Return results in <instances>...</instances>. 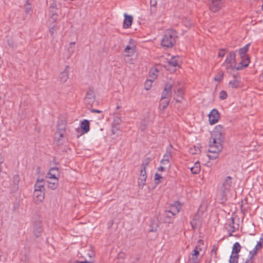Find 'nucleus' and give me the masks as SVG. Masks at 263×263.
I'll return each instance as SVG.
<instances>
[{
  "label": "nucleus",
  "instance_id": "f257e3e1",
  "mask_svg": "<svg viewBox=\"0 0 263 263\" xmlns=\"http://www.w3.org/2000/svg\"><path fill=\"white\" fill-rule=\"evenodd\" d=\"M177 37V32L175 30H168L163 35L161 40V45L163 47L170 48L173 46Z\"/></svg>",
  "mask_w": 263,
  "mask_h": 263
},
{
  "label": "nucleus",
  "instance_id": "f03ea898",
  "mask_svg": "<svg viewBox=\"0 0 263 263\" xmlns=\"http://www.w3.org/2000/svg\"><path fill=\"white\" fill-rule=\"evenodd\" d=\"M250 45V44L248 43L239 49L238 53L241 61L239 63V65L236 67L237 70H240L248 66L250 63V58L247 53L248 51Z\"/></svg>",
  "mask_w": 263,
  "mask_h": 263
},
{
  "label": "nucleus",
  "instance_id": "7ed1b4c3",
  "mask_svg": "<svg viewBox=\"0 0 263 263\" xmlns=\"http://www.w3.org/2000/svg\"><path fill=\"white\" fill-rule=\"evenodd\" d=\"M232 179L231 177L227 176L222 182V186L220 188V196L222 200L226 199L227 195L230 191Z\"/></svg>",
  "mask_w": 263,
  "mask_h": 263
},
{
  "label": "nucleus",
  "instance_id": "20e7f679",
  "mask_svg": "<svg viewBox=\"0 0 263 263\" xmlns=\"http://www.w3.org/2000/svg\"><path fill=\"white\" fill-rule=\"evenodd\" d=\"M236 54L234 51H232L229 52L227 55L226 59L223 63V66L226 67V68L228 69H233L235 67L236 65Z\"/></svg>",
  "mask_w": 263,
  "mask_h": 263
},
{
  "label": "nucleus",
  "instance_id": "39448f33",
  "mask_svg": "<svg viewBox=\"0 0 263 263\" xmlns=\"http://www.w3.org/2000/svg\"><path fill=\"white\" fill-rule=\"evenodd\" d=\"M95 94L94 89L92 87H89L84 98V103L88 108L91 107L95 103Z\"/></svg>",
  "mask_w": 263,
  "mask_h": 263
},
{
  "label": "nucleus",
  "instance_id": "423d86ee",
  "mask_svg": "<svg viewBox=\"0 0 263 263\" xmlns=\"http://www.w3.org/2000/svg\"><path fill=\"white\" fill-rule=\"evenodd\" d=\"M220 119V114L216 109H213L209 114V121L211 125L216 123Z\"/></svg>",
  "mask_w": 263,
  "mask_h": 263
},
{
  "label": "nucleus",
  "instance_id": "0eeeda50",
  "mask_svg": "<svg viewBox=\"0 0 263 263\" xmlns=\"http://www.w3.org/2000/svg\"><path fill=\"white\" fill-rule=\"evenodd\" d=\"M179 57H173L171 60L168 62V66L169 68L168 70L175 71L177 67H179Z\"/></svg>",
  "mask_w": 263,
  "mask_h": 263
},
{
  "label": "nucleus",
  "instance_id": "6e6552de",
  "mask_svg": "<svg viewBox=\"0 0 263 263\" xmlns=\"http://www.w3.org/2000/svg\"><path fill=\"white\" fill-rule=\"evenodd\" d=\"M222 149L221 143H213V141H210L209 144V148L208 152L211 153H219Z\"/></svg>",
  "mask_w": 263,
  "mask_h": 263
},
{
  "label": "nucleus",
  "instance_id": "1a4fd4ad",
  "mask_svg": "<svg viewBox=\"0 0 263 263\" xmlns=\"http://www.w3.org/2000/svg\"><path fill=\"white\" fill-rule=\"evenodd\" d=\"M235 218L231 217V221L227 228V231L229 232V236H232V233L235 232L239 228V224L235 222Z\"/></svg>",
  "mask_w": 263,
  "mask_h": 263
},
{
  "label": "nucleus",
  "instance_id": "9d476101",
  "mask_svg": "<svg viewBox=\"0 0 263 263\" xmlns=\"http://www.w3.org/2000/svg\"><path fill=\"white\" fill-rule=\"evenodd\" d=\"M172 84H166L163 90L161 96V100H164V99H170L172 96Z\"/></svg>",
  "mask_w": 263,
  "mask_h": 263
},
{
  "label": "nucleus",
  "instance_id": "9b49d317",
  "mask_svg": "<svg viewBox=\"0 0 263 263\" xmlns=\"http://www.w3.org/2000/svg\"><path fill=\"white\" fill-rule=\"evenodd\" d=\"M223 134L222 133L213 132L211 134V140L213 143H221Z\"/></svg>",
  "mask_w": 263,
  "mask_h": 263
},
{
  "label": "nucleus",
  "instance_id": "f8f14e48",
  "mask_svg": "<svg viewBox=\"0 0 263 263\" xmlns=\"http://www.w3.org/2000/svg\"><path fill=\"white\" fill-rule=\"evenodd\" d=\"M145 169L146 168L141 167L140 177L138 178V184L140 187L141 186V188H142L145 184V181L147 178Z\"/></svg>",
  "mask_w": 263,
  "mask_h": 263
},
{
  "label": "nucleus",
  "instance_id": "ddd939ff",
  "mask_svg": "<svg viewBox=\"0 0 263 263\" xmlns=\"http://www.w3.org/2000/svg\"><path fill=\"white\" fill-rule=\"evenodd\" d=\"M47 175L49 178L58 180V177L60 176L59 169L57 167H52L50 168L47 173Z\"/></svg>",
  "mask_w": 263,
  "mask_h": 263
},
{
  "label": "nucleus",
  "instance_id": "4468645a",
  "mask_svg": "<svg viewBox=\"0 0 263 263\" xmlns=\"http://www.w3.org/2000/svg\"><path fill=\"white\" fill-rule=\"evenodd\" d=\"M190 223L193 229H198L202 224L201 218L198 215H195Z\"/></svg>",
  "mask_w": 263,
  "mask_h": 263
},
{
  "label": "nucleus",
  "instance_id": "2eb2a0df",
  "mask_svg": "<svg viewBox=\"0 0 263 263\" xmlns=\"http://www.w3.org/2000/svg\"><path fill=\"white\" fill-rule=\"evenodd\" d=\"M175 215L170 213L168 211H165L163 214V220L165 223H173V220L175 218Z\"/></svg>",
  "mask_w": 263,
  "mask_h": 263
},
{
  "label": "nucleus",
  "instance_id": "dca6fc26",
  "mask_svg": "<svg viewBox=\"0 0 263 263\" xmlns=\"http://www.w3.org/2000/svg\"><path fill=\"white\" fill-rule=\"evenodd\" d=\"M181 208V205L179 201H175L174 204L170 206V209L167 210L170 213L176 215L179 212L180 209Z\"/></svg>",
  "mask_w": 263,
  "mask_h": 263
},
{
  "label": "nucleus",
  "instance_id": "f3484780",
  "mask_svg": "<svg viewBox=\"0 0 263 263\" xmlns=\"http://www.w3.org/2000/svg\"><path fill=\"white\" fill-rule=\"evenodd\" d=\"M124 20L123 21V27L124 28H128L132 25V24L133 23V17L132 15H128L126 13L124 14Z\"/></svg>",
  "mask_w": 263,
  "mask_h": 263
},
{
  "label": "nucleus",
  "instance_id": "a211bd4d",
  "mask_svg": "<svg viewBox=\"0 0 263 263\" xmlns=\"http://www.w3.org/2000/svg\"><path fill=\"white\" fill-rule=\"evenodd\" d=\"M43 179L37 178L34 184V191L44 192L45 187Z\"/></svg>",
  "mask_w": 263,
  "mask_h": 263
},
{
  "label": "nucleus",
  "instance_id": "6ab92c4d",
  "mask_svg": "<svg viewBox=\"0 0 263 263\" xmlns=\"http://www.w3.org/2000/svg\"><path fill=\"white\" fill-rule=\"evenodd\" d=\"M69 69V66L68 65H67L64 71L61 72L60 75V80L61 82L64 83L68 79Z\"/></svg>",
  "mask_w": 263,
  "mask_h": 263
},
{
  "label": "nucleus",
  "instance_id": "aec40b11",
  "mask_svg": "<svg viewBox=\"0 0 263 263\" xmlns=\"http://www.w3.org/2000/svg\"><path fill=\"white\" fill-rule=\"evenodd\" d=\"M89 122L88 120H84L81 123V128L84 133H87L90 129Z\"/></svg>",
  "mask_w": 263,
  "mask_h": 263
},
{
  "label": "nucleus",
  "instance_id": "412c9836",
  "mask_svg": "<svg viewBox=\"0 0 263 263\" xmlns=\"http://www.w3.org/2000/svg\"><path fill=\"white\" fill-rule=\"evenodd\" d=\"M135 47H136L135 45H133L132 46H130L129 45L126 46L124 49V52L125 53H127V54H126V56H127V57L132 56L135 53Z\"/></svg>",
  "mask_w": 263,
  "mask_h": 263
},
{
  "label": "nucleus",
  "instance_id": "4be33fe9",
  "mask_svg": "<svg viewBox=\"0 0 263 263\" xmlns=\"http://www.w3.org/2000/svg\"><path fill=\"white\" fill-rule=\"evenodd\" d=\"M229 84L232 88H237L239 86L240 81L237 77L234 76V80L230 81Z\"/></svg>",
  "mask_w": 263,
  "mask_h": 263
},
{
  "label": "nucleus",
  "instance_id": "5701e85b",
  "mask_svg": "<svg viewBox=\"0 0 263 263\" xmlns=\"http://www.w3.org/2000/svg\"><path fill=\"white\" fill-rule=\"evenodd\" d=\"M158 223L157 220H152L149 224V231L152 232H155L157 231V229L158 228Z\"/></svg>",
  "mask_w": 263,
  "mask_h": 263
},
{
  "label": "nucleus",
  "instance_id": "b1692460",
  "mask_svg": "<svg viewBox=\"0 0 263 263\" xmlns=\"http://www.w3.org/2000/svg\"><path fill=\"white\" fill-rule=\"evenodd\" d=\"M29 254L30 251L28 249H25L24 251L21 252V260L25 261V262H27L29 258Z\"/></svg>",
  "mask_w": 263,
  "mask_h": 263
},
{
  "label": "nucleus",
  "instance_id": "393cba45",
  "mask_svg": "<svg viewBox=\"0 0 263 263\" xmlns=\"http://www.w3.org/2000/svg\"><path fill=\"white\" fill-rule=\"evenodd\" d=\"M34 196L35 197L36 200L41 202L44 199V192H36L34 191Z\"/></svg>",
  "mask_w": 263,
  "mask_h": 263
},
{
  "label": "nucleus",
  "instance_id": "a878e982",
  "mask_svg": "<svg viewBox=\"0 0 263 263\" xmlns=\"http://www.w3.org/2000/svg\"><path fill=\"white\" fill-rule=\"evenodd\" d=\"M170 102V99H164L160 101L159 108L161 110H164L168 105Z\"/></svg>",
  "mask_w": 263,
  "mask_h": 263
},
{
  "label": "nucleus",
  "instance_id": "bb28decb",
  "mask_svg": "<svg viewBox=\"0 0 263 263\" xmlns=\"http://www.w3.org/2000/svg\"><path fill=\"white\" fill-rule=\"evenodd\" d=\"M192 173L197 174L200 171V164L199 162L195 163L194 166L191 168Z\"/></svg>",
  "mask_w": 263,
  "mask_h": 263
},
{
  "label": "nucleus",
  "instance_id": "cd10ccee",
  "mask_svg": "<svg viewBox=\"0 0 263 263\" xmlns=\"http://www.w3.org/2000/svg\"><path fill=\"white\" fill-rule=\"evenodd\" d=\"M241 249V246L238 242H236L233 246L232 254H238Z\"/></svg>",
  "mask_w": 263,
  "mask_h": 263
},
{
  "label": "nucleus",
  "instance_id": "c85d7f7f",
  "mask_svg": "<svg viewBox=\"0 0 263 263\" xmlns=\"http://www.w3.org/2000/svg\"><path fill=\"white\" fill-rule=\"evenodd\" d=\"M42 231V229L41 226L40 224L36 225L34 228V235L35 236V237H39Z\"/></svg>",
  "mask_w": 263,
  "mask_h": 263
},
{
  "label": "nucleus",
  "instance_id": "c756f323",
  "mask_svg": "<svg viewBox=\"0 0 263 263\" xmlns=\"http://www.w3.org/2000/svg\"><path fill=\"white\" fill-rule=\"evenodd\" d=\"M171 157V152H167V153L165 155H164L163 158L162 159V160L161 161V163L164 164H165V162H167V163L169 162L170 159Z\"/></svg>",
  "mask_w": 263,
  "mask_h": 263
},
{
  "label": "nucleus",
  "instance_id": "7c9ffc66",
  "mask_svg": "<svg viewBox=\"0 0 263 263\" xmlns=\"http://www.w3.org/2000/svg\"><path fill=\"white\" fill-rule=\"evenodd\" d=\"M232 254L230 259H229V262L230 263H238V254Z\"/></svg>",
  "mask_w": 263,
  "mask_h": 263
},
{
  "label": "nucleus",
  "instance_id": "2f4dec72",
  "mask_svg": "<svg viewBox=\"0 0 263 263\" xmlns=\"http://www.w3.org/2000/svg\"><path fill=\"white\" fill-rule=\"evenodd\" d=\"M220 7V4H212L210 6V9L211 11H212L213 12H217L218 11Z\"/></svg>",
  "mask_w": 263,
  "mask_h": 263
},
{
  "label": "nucleus",
  "instance_id": "473e14b6",
  "mask_svg": "<svg viewBox=\"0 0 263 263\" xmlns=\"http://www.w3.org/2000/svg\"><path fill=\"white\" fill-rule=\"evenodd\" d=\"M200 152V149L199 146H194L193 148H191L190 153L192 154H197Z\"/></svg>",
  "mask_w": 263,
  "mask_h": 263
},
{
  "label": "nucleus",
  "instance_id": "72a5a7b5",
  "mask_svg": "<svg viewBox=\"0 0 263 263\" xmlns=\"http://www.w3.org/2000/svg\"><path fill=\"white\" fill-rule=\"evenodd\" d=\"M48 182V187L51 189V190H55L58 186V180H55L54 182H50L49 181Z\"/></svg>",
  "mask_w": 263,
  "mask_h": 263
},
{
  "label": "nucleus",
  "instance_id": "f704fd0d",
  "mask_svg": "<svg viewBox=\"0 0 263 263\" xmlns=\"http://www.w3.org/2000/svg\"><path fill=\"white\" fill-rule=\"evenodd\" d=\"M75 42H71L69 45V47L68 49L69 53H70V55L72 54L75 50ZM70 55H69L70 57Z\"/></svg>",
  "mask_w": 263,
  "mask_h": 263
},
{
  "label": "nucleus",
  "instance_id": "c9c22d12",
  "mask_svg": "<svg viewBox=\"0 0 263 263\" xmlns=\"http://www.w3.org/2000/svg\"><path fill=\"white\" fill-rule=\"evenodd\" d=\"M151 161V158L149 157L146 158L142 163L141 167L146 168V166L149 164Z\"/></svg>",
  "mask_w": 263,
  "mask_h": 263
},
{
  "label": "nucleus",
  "instance_id": "e433bc0d",
  "mask_svg": "<svg viewBox=\"0 0 263 263\" xmlns=\"http://www.w3.org/2000/svg\"><path fill=\"white\" fill-rule=\"evenodd\" d=\"M57 10H56L55 9H49L50 13H51V18L54 21H56V20H57L56 16L57 15Z\"/></svg>",
  "mask_w": 263,
  "mask_h": 263
},
{
  "label": "nucleus",
  "instance_id": "4c0bfd02",
  "mask_svg": "<svg viewBox=\"0 0 263 263\" xmlns=\"http://www.w3.org/2000/svg\"><path fill=\"white\" fill-rule=\"evenodd\" d=\"M213 132H217V133H222L224 134L223 127L221 125H218L215 126Z\"/></svg>",
  "mask_w": 263,
  "mask_h": 263
},
{
  "label": "nucleus",
  "instance_id": "58836bf2",
  "mask_svg": "<svg viewBox=\"0 0 263 263\" xmlns=\"http://www.w3.org/2000/svg\"><path fill=\"white\" fill-rule=\"evenodd\" d=\"M153 81L151 80H147L144 84V88L146 90H149L152 86Z\"/></svg>",
  "mask_w": 263,
  "mask_h": 263
},
{
  "label": "nucleus",
  "instance_id": "ea45409f",
  "mask_svg": "<svg viewBox=\"0 0 263 263\" xmlns=\"http://www.w3.org/2000/svg\"><path fill=\"white\" fill-rule=\"evenodd\" d=\"M223 73L220 72L218 73L214 78V80L217 82H220L222 80L223 77Z\"/></svg>",
  "mask_w": 263,
  "mask_h": 263
},
{
  "label": "nucleus",
  "instance_id": "a19ab883",
  "mask_svg": "<svg viewBox=\"0 0 263 263\" xmlns=\"http://www.w3.org/2000/svg\"><path fill=\"white\" fill-rule=\"evenodd\" d=\"M228 97L227 93L224 90H221L219 93V98L221 100H224Z\"/></svg>",
  "mask_w": 263,
  "mask_h": 263
},
{
  "label": "nucleus",
  "instance_id": "79ce46f5",
  "mask_svg": "<svg viewBox=\"0 0 263 263\" xmlns=\"http://www.w3.org/2000/svg\"><path fill=\"white\" fill-rule=\"evenodd\" d=\"M155 184L156 185L159 184L160 183V179L162 178V177L160 175H159L158 173H156L155 174Z\"/></svg>",
  "mask_w": 263,
  "mask_h": 263
},
{
  "label": "nucleus",
  "instance_id": "37998d69",
  "mask_svg": "<svg viewBox=\"0 0 263 263\" xmlns=\"http://www.w3.org/2000/svg\"><path fill=\"white\" fill-rule=\"evenodd\" d=\"M65 128H66L65 125H64L63 124H58L57 125V132H60V131L65 132Z\"/></svg>",
  "mask_w": 263,
  "mask_h": 263
},
{
  "label": "nucleus",
  "instance_id": "c03bdc74",
  "mask_svg": "<svg viewBox=\"0 0 263 263\" xmlns=\"http://www.w3.org/2000/svg\"><path fill=\"white\" fill-rule=\"evenodd\" d=\"M65 132H56L55 136H57L56 138L58 139V140L59 141L61 138H63L64 136V134Z\"/></svg>",
  "mask_w": 263,
  "mask_h": 263
},
{
  "label": "nucleus",
  "instance_id": "a18cd8bd",
  "mask_svg": "<svg viewBox=\"0 0 263 263\" xmlns=\"http://www.w3.org/2000/svg\"><path fill=\"white\" fill-rule=\"evenodd\" d=\"M56 9L58 10L57 5L56 2L54 1H52L50 2L49 9Z\"/></svg>",
  "mask_w": 263,
  "mask_h": 263
},
{
  "label": "nucleus",
  "instance_id": "49530a36",
  "mask_svg": "<svg viewBox=\"0 0 263 263\" xmlns=\"http://www.w3.org/2000/svg\"><path fill=\"white\" fill-rule=\"evenodd\" d=\"M121 122V119L119 117H116L114 119L113 125H117L119 126Z\"/></svg>",
  "mask_w": 263,
  "mask_h": 263
},
{
  "label": "nucleus",
  "instance_id": "de8ad7c7",
  "mask_svg": "<svg viewBox=\"0 0 263 263\" xmlns=\"http://www.w3.org/2000/svg\"><path fill=\"white\" fill-rule=\"evenodd\" d=\"M198 256H192L190 259V263H198Z\"/></svg>",
  "mask_w": 263,
  "mask_h": 263
},
{
  "label": "nucleus",
  "instance_id": "09e8293b",
  "mask_svg": "<svg viewBox=\"0 0 263 263\" xmlns=\"http://www.w3.org/2000/svg\"><path fill=\"white\" fill-rule=\"evenodd\" d=\"M226 53V49H221L218 52V57H223Z\"/></svg>",
  "mask_w": 263,
  "mask_h": 263
},
{
  "label": "nucleus",
  "instance_id": "8fccbe9b",
  "mask_svg": "<svg viewBox=\"0 0 263 263\" xmlns=\"http://www.w3.org/2000/svg\"><path fill=\"white\" fill-rule=\"evenodd\" d=\"M157 10L156 6H151L150 12L152 15L155 14Z\"/></svg>",
  "mask_w": 263,
  "mask_h": 263
},
{
  "label": "nucleus",
  "instance_id": "3c124183",
  "mask_svg": "<svg viewBox=\"0 0 263 263\" xmlns=\"http://www.w3.org/2000/svg\"><path fill=\"white\" fill-rule=\"evenodd\" d=\"M213 155H208V157L210 159H215L218 157V153H213Z\"/></svg>",
  "mask_w": 263,
  "mask_h": 263
},
{
  "label": "nucleus",
  "instance_id": "603ef678",
  "mask_svg": "<svg viewBox=\"0 0 263 263\" xmlns=\"http://www.w3.org/2000/svg\"><path fill=\"white\" fill-rule=\"evenodd\" d=\"M119 129V126L117 125H112V128L111 130L112 134H116V132Z\"/></svg>",
  "mask_w": 263,
  "mask_h": 263
},
{
  "label": "nucleus",
  "instance_id": "864d4df0",
  "mask_svg": "<svg viewBox=\"0 0 263 263\" xmlns=\"http://www.w3.org/2000/svg\"><path fill=\"white\" fill-rule=\"evenodd\" d=\"M49 32H50V34L51 36H53L54 35V34L56 32V30H55V28L54 27H51L50 29H49Z\"/></svg>",
  "mask_w": 263,
  "mask_h": 263
},
{
  "label": "nucleus",
  "instance_id": "5fc2aeb1",
  "mask_svg": "<svg viewBox=\"0 0 263 263\" xmlns=\"http://www.w3.org/2000/svg\"><path fill=\"white\" fill-rule=\"evenodd\" d=\"M14 183L16 184H18L19 182V177L18 175H15L13 177Z\"/></svg>",
  "mask_w": 263,
  "mask_h": 263
},
{
  "label": "nucleus",
  "instance_id": "6e6d98bb",
  "mask_svg": "<svg viewBox=\"0 0 263 263\" xmlns=\"http://www.w3.org/2000/svg\"><path fill=\"white\" fill-rule=\"evenodd\" d=\"M158 0H150L151 6H156Z\"/></svg>",
  "mask_w": 263,
  "mask_h": 263
},
{
  "label": "nucleus",
  "instance_id": "4d7b16f0",
  "mask_svg": "<svg viewBox=\"0 0 263 263\" xmlns=\"http://www.w3.org/2000/svg\"><path fill=\"white\" fill-rule=\"evenodd\" d=\"M257 254L256 252H254V250L250 251L249 252V256L254 257Z\"/></svg>",
  "mask_w": 263,
  "mask_h": 263
},
{
  "label": "nucleus",
  "instance_id": "13d9d810",
  "mask_svg": "<svg viewBox=\"0 0 263 263\" xmlns=\"http://www.w3.org/2000/svg\"><path fill=\"white\" fill-rule=\"evenodd\" d=\"M89 109H90V112L92 113H101L102 112L101 110L96 109H91L90 108Z\"/></svg>",
  "mask_w": 263,
  "mask_h": 263
},
{
  "label": "nucleus",
  "instance_id": "bf43d9fd",
  "mask_svg": "<svg viewBox=\"0 0 263 263\" xmlns=\"http://www.w3.org/2000/svg\"><path fill=\"white\" fill-rule=\"evenodd\" d=\"M199 254V250L194 249L193 251V253L192 254V256H198Z\"/></svg>",
  "mask_w": 263,
  "mask_h": 263
},
{
  "label": "nucleus",
  "instance_id": "052dcab7",
  "mask_svg": "<svg viewBox=\"0 0 263 263\" xmlns=\"http://www.w3.org/2000/svg\"><path fill=\"white\" fill-rule=\"evenodd\" d=\"M253 258L250 257V256H249V258H248L246 261V263H253Z\"/></svg>",
  "mask_w": 263,
  "mask_h": 263
},
{
  "label": "nucleus",
  "instance_id": "680f3d73",
  "mask_svg": "<svg viewBox=\"0 0 263 263\" xmlns=\"http://www.w3.org/2000/svg\"><path fill=\"white\" fill-rule=\"evenodd\" d=\"M125 255L123 252H120L118 254V257L120 258L124 259L125 258Z\"/></svg>",
  "mask_w": 263,
  "mask_h": 263
},
{
  "label": "nucleus",
  "instance_id": "e2e57ef3",
  "mask_svg": "<svg viewBox=\"0 0 263 263\" xmlns=\"http://www.w3.org/2000/svg\"><path fill=\"white\" fill-rule=\"evenodd\" d=\"M8 43L9 46L10 47L13 48L14 47V43H13V41L8 40Z\"/></svg>",
  "mask_w": 263,
  "mask_h": 263
},
{
  "label": "nucleus",
  "instance_id": "0e129e2a",
  "mask_svg": "<svg viewBox=\"0 0 263 263\" xmlns=\"http://www.w3.org/2000/svg\"><path fill=\"white\" fill-rule=\"evenodd\" d=\"M262 246V242L260 241L258 242L256 246V247H257L258 249L261 248Z\"/></svg>",
  "mask_w": 263,
  "mask_h": 263
},
{
  "label": "nucleus",
  "instance_id": "69168bd1",
  "mask_svg": "<svg viewBox=\"0 0 263 263\" xmlns=\"http://www.w3.org/2000/svg\"><path fill=\"white\" fill-rule=\"evenodd\" d=\"M221 0H212V4H220Z\"/></svg>",
  "mask_w": 263,
  "mask_h": 263
},
{
  "label": "nucleus",
  "instance_id": "338daca9",
  "mask_svg": "<svg viewBox=\"0 0 263 263\" xmlns=\"http://www.w3.org/2000/svg\"><path fill=\"white\" fill-rule=\"evenodd\" d=\"M178 95H182V90L181 88H178L177 90Z\"/></svg>",
  "mask_w": 263,
  "mask_h": 263
},
{
  "label": "nucleus",
  "instance_id": "774afa93",
  "mask_svg": "<svg viewBox=\"0 0 263 263\" xmlns=\"http://www.w3.org/2000/svg\"><path fill=\"white\" fill-rule=\"evenodd\" d=\"M217 249V248L216 247H215V246H213L212 249L211 250V252L213 253V252H215L216 253V251Z\"/></svg>",
  "mask_w": 263,
  "mask_h": 263
}]
</instances>
